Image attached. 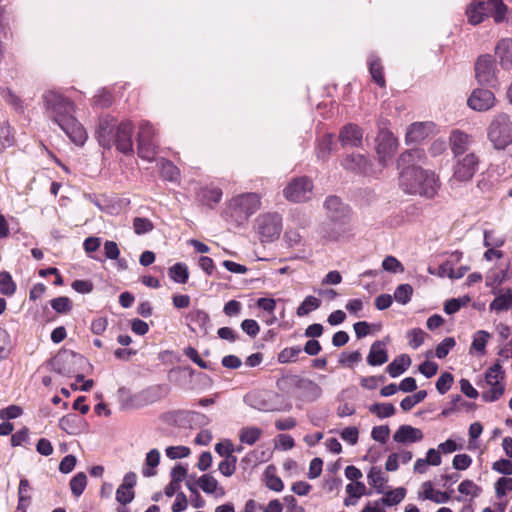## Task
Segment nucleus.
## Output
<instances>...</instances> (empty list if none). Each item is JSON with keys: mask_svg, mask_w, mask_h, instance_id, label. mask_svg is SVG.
Listing matches in <instances>:
<instances>
[{"mask_svg": "<svg viewBox=\"0 0 512 512\" xmlns=\"http://www.w3.org/2000/svg\"><path fill=\"white\" fill-rule=\"evenodd\" d=\"M48 117L51 118L76 145H83L87 133L74 117L75 105L62 94L50 90L43 95Z\"/></svg>", "mask_w": 512, "mask_h": 512, "instance_id": "1", "label": "nucleus"}, {"mask_svg": "<svg viewBox=\"0 0 512 512\" xmlns=\"http://www.w3.org/2000/svg\"><path fill=\"white\" fill-rule=\"evenodd\" d=\"M133 124L126 120L117 123L116 119L110 115L99 119L97 128V138L99 144L107 149L115 146L123 154L133 153Z\"/></svg>", "mask_w": 512, "mask_h": 512, "instance_id": "2", "label": "nucleus"}, {"mask_svg": "<svg viewBox=\"0 0 512 512\" xmlns=\"http://www.w3.org/2000/svg\"><path fill=\"white\" fill-rule=\"evenodd\" d=\"M400 186L406 193L433 198L438 191L439 181L434 172L420 166L400 169Z\"/></svg>", "mask_w": 512, "mask_h": 512, "instance_id": "3", "label": "nucleus"}, {"mask_svg": "<svg viewBox=\"0 0 512 512\" xmlns=\"http://www.w3.org/2000/svg\"><path fill=\"white\" fill-rule=\"evenodd\" d=\"M506 13L507 6L504 4L503 0L472 2L466 9L468 22L472 25L480 24L490 14L496 23H501L505 20Z\"/></svg>", "mask_w": 512, "mask_h": 512, "instance_id": "4", "label": "nucleus"}, {"mask_svg": "<svg viewBox=\"0 0 512 512\" xmlns=\"http://www.w3.org/2000/svg\"><path fill=\"white\" fill-rule=\"evenodd\" d=\"M260 206L261 201L258 194H240L230 200L226 215L237 225H242L260 209Z\"/></svg>", "mask_w": 512, "mask_h": 512, "instance_id": "5", "label": "nucleus"}, {"mask_svg": "<svg viewBox=\"0 0 512 512\" xmlns=\"http://www.w3.org/2000/svg\"><path fill=\"white\" fill-rule=\"evenodd\" d=\"M488 139L495 149L503 150L512 144V121L505 113L496 115L488 127Z\"/></svg>", "mask_w": 512, "mask_h": 512, "instance_id": "6", "label": "nucleus"}, {"mask_svg": "<svg viewBox=\"0 0 512 512\" xmlns=\"http://www.w3.org/2000/svg\"><path fill=\"white\" fill-rule=\"evenodd\" d=\"M153 125L148 121H141L137 133V153L140 158L153 162L157 154L158 141Z\"/></svg>", "mask_w": 512, "mask_h": 512, "instance_id": "7", "label": "nucleus"}, {"mask_svg": "<svg viewBox=\"0 0 512 512\" xmlns=\"http://www.w3.org/2000/svg\"><path fill=\"white\" fill-rule=\"evenodd\" d=\"M256 229L262 242L277 239L282 230V218L278 213L261 214L256 219Z\"/></svg>", "mask_w": 512, "mask_h": 512, "instance_id": "8", "label": "nucleus"}, {"mask_svg": "<svg viewBox=\"0 0 512 512\" xmlns=\"http://www.w3.org/2000/svg\"><path fill=\"white\" fill-rule=\"evenodd\" d=\"M455 158L457 161L453 167V179L459 182L470 181L478 170L479 157L474 152H470Z\"/></svg>", "mask_w": 512, "mask_h": 512, "instance_id": "9", "label": "nucleus"}, {"mask_svg": "<svg viewBox=\"0 0 512 512\" xmlns=\"http://www.w3.org/2000/svg\"><path fill=\"white\" fill-rule=\"evenodd\" d=\"M313 184L306 177L296 178L284 189V196L289 201L305 202L311 198Z\"/></svg>", "mask_w": 512, "mask_h": 512, "instance_id": "10", "label": "nucleus"}, {"mask_svg": "<svg viewBox=\"0 0 512 512\" xmlns=\"http://www.w3.org/2000/svg\"><path fill=\"white\" fill-rule=\"evenodd\" d=\"M83 358L71 351H63L57 353L50 361L51 368L54 372L63 375L71 376L74 374V365Z\"/></svg>", "mask_w": 512, "mask_h": 512, "instance_id": "11", "label": "nucleus"}, {"mask_svg": "<svg viewBox=\"0 0 512 512\" xmlns=\"http://www.w3.org/2000/svg\"><path fill=\"white\" fill-rule=\"evenodd\" d=\"M324 207L328 218L336 223L344 225L350 219V209L340 198L336 196L328 197L324 202Z\"/></svg>", "mask_w": 512, "mask_h": 512, "instance_id": "12", "label": "nucleus"}, {"mask_svg": "<svg viewBox=\"0 0 512 512\" xmlns=\"http://www.w3.org/2000/svg\"><path fill=\"white\" fill-rule=\"evenodd\" d=\"M398 141L390 131H381L377 138L376 152L379 162L385 166L394 155Z\"/></svg>", "mask_w": 512, "mask_h": 512, "instance_id": "13", "label": "nucleus"}, {"mask_svg": "<svg viewBox=\"0 0 512 512\" xmlns=\"http://www.w3.org/2000/svg\"><path fill=\"white\" fill-rule=\"evenodd\" d=\"M475 75L479 83L494 85L495 77V64L491 56H480L475 64Z\"/></svg>", "mask_w": 512, "mask_h": 512, "instance_id": "14", "label": "nucleus"}, {"mask_svg": "<svg viewBox=\"0 0 512 512\" xmlns=\"http://www.w3.org/2000/svg\"><path fill=\"white\" fill-rule=\"evenodd\" d=\"M494 94L487 89H475L467 100L470 108L476 111H487L495 104Z\"/></svg>", "mask_w": 512, "mask_h": 512, "instance_id": "15", "label": "nucleus"}, {"mask_svg": "<svg viewBox=\"0 0 512 512\" xmlns=\"http://www.w3.org/2000/svg\"><path fill=\"white\" fill-rule=\"evenodd\" d=\"M449 142L454 157H460L469 153L468 151L473 144V138L465 132L453 130L450 133Z\"/></svg>", "mask_w": 512, "mask_h": 512, "instance_id": "16", "label": "nucleus"}, {"mask_svg": "<svg viewBox=\"0 0 512 512\" xmlns=\"http://www.w3.org/2000/svg\"><path fill=\"white\" fill-rule=\"evenodd\" d=\"M339 139L343 147H360L363 142V130L358 125L349 123L341 129Z\"/></svg>", "mask_w": 512, "mask_h": 512, "instance_id": "17", "label": "nucleus"}, {"mask_svg": "<svg viewBox=\"0 0 512 512\" xmlns=\"http://www.w3.org/2000/svg\"><path fill=\"white\" fill-rule=\"evenodd\" d=\"M295 387L300 391V396L308 402H314L322 395L321 387L308 378L297 377Z\"/></svg>", "mask_w": 512, "mask_h": 512, "instance_id": "18", "label": "nucleus"}, {"mask_svg": "<svg viewBox=\"0 0 512 512\" xmlns=\"http://www.w3.org/2000/svg\"><path fill=\"white\" fill-rule=\"evenodd\" d=\"M422 439V431L410 425L400 426L393 435V440L397 443H415Z\"/></svg>", "mask_w": 512, "mask_h": 512, "instance_id": "19", "label": "nucleus"}, {"mask_svg": "<svg viewBox=\"0 0 512 512\" xmlns=\"http://www.w3.org/2000/svg\"><path fill=\"white\" fill-rule=\"evenodd\" d=\"M388 361V352L384 341H375L367 356V363L370 366H380Z\"/></svg>", "mask_w": 512, "mask_h": 512, "instance_id": "20", "label": "nucleus"}, {"mask_svg": "<svg viewBox=\"0 0 512 512\" xmlns=\"http://www.w3.org/2000/svg\"><path fill=\"white\" fill-rule=\"evenodd\" d=\"M278 394L274 392H262L254 397V403L252 406L260 411L273 412L281 411L282 408L273 402L274 398H277Z\"/></svg>", "mask_w": 512, "mask_h": 512, "instance_id": "21", "label": "nucleus"}, {"mask_svg": "<svg viewBox=\"0 0 512 512\" xmlns=\"http://www.w3.org/2000/svg\"><path fill=\"white\" fill-rule=\"evenodd\" d=\"M425 153L422 149H411L403 152L397 162L398 168L420 166L425 160Z\"/></svg>", "mask_w": 512, "mask_h": 512, "instance_id": "22", "label": "nucleus"}, {"mask_svg": "<svg viewBox=\"0 0 512 512\" xmlns=\"http://www.w3.org/2000/svg\"><path fill=\"white\" fill-rule=\"evenodd\" d=\"M496 56L500 60V64L504 68L512 66V39H501L495 48Z\"/></svg>", "mask_w": 512, "mask_h": 512, "instance_id": "23", "label": "nucleus"}, {"mask_svg": "<svg viewBox=\"0 0 512 512\" xmlns=\"http://www.w3.org/2000/svg\"><path fill=\"white\" fill-rule=\"evenodd\" d=\"M368 164L367 158L361 154L347 155L342 161L345 169L359 172H366Z\"/></svg>", "mask_w": 512, "mask_h": 512, "instance_id": "24", "label": "nucleus"}, {"mask_svg": "<svg viewBox=\"0 0 512 512\" xmlns=\"http://www.w3.org/2000/svg\"><path fill=\"white\" fill-rule=\"evenodd\" d=\"M222 194L218 187H204L199 191L198 198L203 204L213 207V204L220 202Z\"/></svg>", "mask_w": 512, "mask_h": 512, "instance_id": "25", "label": "nucleus"}, {"mask_svg": "<svg viewBox=\"0 0 512 512\" xmlns=\"http://www.w3.org/2000/svg\"><path fill=\"white\" fill-rule=\"evenodd\" d=\"M428 123H413L406 133V142H419L428 136Z\"/></svg>", "mask_w": 512, "mask_h": 512, "instance_id": "26", "label": "nucleus"}, {"mask_svg": "<svg viewBox=\"0 0 512 512\" xmlns=\"http://www.w3.org/2000/svg\"><path fill=\"white\" fill-rule=\"evenodd\" d=\"M411 364V359L407 354L397 356L386 368L391 377L401 375Z\"/></svg>", "mask_w": 512, "mask_h": 512, "instance_id": "27", "label": "nucleus"}, {"mask_svg": "<svg viewBox=\"0 0 512 512\" xmlns=\"http://www.w3.org/2000/svg\"><path fill=\"white\" fill-rule=\"evenodd\" d=\"M512 307V291L507 289L506 292L499 294L490 303L489 309L497 313L507 311Z\"/></svg>", "mask_w": 512, "mask_h": 512, "instance_id": "28", "label": "nucleus"}, {"mask_svg": "<svg viewBox=\"0 0 512 512\" xmlns=\"http://www.w3.org/2000/svg\"><path fill=\"white\" fill-rule=\"evenodd\" d=\"M198 484L205 493H216L217 496H223L225 494L224 489L218 486V481L209 474L202 475L198 480Z\"/></svg>", "mask_w": 512, "mask_h": 512, "instance_id": "29", "label": "nucleus"}, {"mask_svg": "<svg viewBox=\"0 0 512 512\" xmlns=\"http://www.w3.org/2000/svg\"><path fill=\"white\" fill-rule=\"evenodd\" d=\"M187 319L204 334L208 332L210 317L207 312L201 309L193 310L188 314Z\"/></svg>", "mask_w": 512, "mask_h": 512, "instance_id": "30", "label": "nucleus"}, {"mask_svg": "<svg viewBox=\"0 0 512 512\" xmlns=\"http://www.w3.org/2000/svg\"><path fill=\"white\" fill-rule=\"evenodd\" d=\"M262 429L254 426L244 427L239 432V440L247 445H254L262 436Z\"/></svg>", "mask_w": 512, "mask_h": 512, "instance_id": "31", "label": "nucleus"}, {"mask_svg": "<svg viewBox=\"0 0 512 512\" xmlns=\"http://www.w3.org/2000/svg\"><path fill=\"white\" fill-rule=\"evenodd\" d=\"M367 477L369 485L373 486L377 493L384 492V485L387 479L383 476V473L379 467H371Z\"/></svg>", "mask_w": 512, "mask_h": 512, "instance_id": "32", "label": "nucleus"}, {"mask_svg": "<svg viewBox=\"0 0 512 512\" xmlns=\"http://www.w3.org/2000/svg\"><path fill=\"white\" fill-rule=\"evenodd\" d=\"M160 462V452L157 449H151L145 459L146 467L143 468V475L145 477H152L156 474L154 468L159 465Z\"/></svg>", "mask_w": 512, "mask_h": 512, "instance_id": "33", "label": "nucleus"}, {"mask_svg": "<svg viewBox=\"0 0 512 512\" xmlns=\"http://www.w3.org/2000/svg\"><path fill=\"white\" fill-rule=\"evenodd\" d=\"M169 276L174 282L185 284L189 278L188 267L184 263H176L169 268Z\"/></svg>", "mask_w": 512, "mask_h": 512, "instance_id": "34", "label": "nucleus"}, {"mask_svg": "<svg viewBox=\"0 0 512 512\" xmlns=\"http://www.w3.org/2000/svg\"><path fill=\"white\" fill-rule=\"evenodd\" d=\"M160 173L165 180L176 181L179 177V169L171 161L161 159L159 162Z\"/></svg>", "mask_w": 512, "mask_h": 512, "instance_id": "35", "label": "nucleus"}, {"mask_svg": "<svg viewBox=\"0 0 512 512\" xmlns=\"http://www.w3.org/2000/svg\"><path fill=\"white\" fill-rule=\"evenodd\" d=\"M321 300L314 296H307L303 302L298 306L296 314L299 317L308 315L311 311L316 310L320 307Z\"/></svg>", "mask_w": 512, "mask_h": 512, "instance_id": "36", "label": "nucleus"}, {"mask_svg": "<svg viewBox=\"0 0 512 512\" xmlns=\"http://www.w3.org/2000/svg\"><path fill=\"white\" fill-rule=\"evenodd\" d=\"M369 71L372 79L380 86L385 87V78L383 75V67L379 58H372L369 61Z\"/></svg>", "mask_w": 512, "mask_h": 512, "instance_id": "37", "label": "nucleus"}, {"mask_svg": "<svg viewBox=\"0 0 512 512\" xmlns=\"http://www.w3.org/2000/svg\"><path fill=\"white\" fill-rule=\"evenodd\" d=\"M490 338V333L485 330H478L475 332L473 336V341L471 344V349H474L480 355H484L486 353V344L488 339Z\"/></svg>", "mask_w": 512, "mask_h": 512, "instance_id": "38", "label": "nucleus"}, {"mask_svg": "<svg viewBox=\"0 0 512 512\" xmlns=\"http://www.w3.org/2000/svg\"><path fill=\"white\" fill-rule=\"evenodd\" d=\"M15 139L8 123H0V153L14 145Z\"/></svg>", "mask_w": 512, "mask_h": 512, "instance_id": "39", "label": "nucleus"}, {"mask_svg": "<svg viewBox=\"0 0 512 512\" xmlns=\"http://www.w3.org/2000/svg\"><path fill=\"white\" fill-rule=\"evenodd\" d=\"M406 495V489L403 487L396 488L386 493L385 497L381 498L380 501L386 506H393L399 504Z\"/></svg>", "mask_w": 512, "mask_h": 512, "instance_id": "40", "label": "nucleus"}, {"mask_svg": "<svg viewBox=\"0 0 512 512\" xmlns=\"http://www.w3.org/2000/svg\"><path fill=\"white\" fill-rule=\"evenodd\" d=\"M16 284L12 276L7 271L0 272V293L5 296H11L15 293Z\"/></svg>", "mask_w": 512, "mask_h": 512, "instance_id": "41", "label": "nucleus"}, {"mask_svg": "<svg viewBox=\"0 0 512 512\" xmlns=\"http://www.w3.org/2000/svg\"><path fill=\"white\" fill-rule=\"evenodd\" d=\"M87 485V476L84 472L77 473L71 480H70V489L73 495L76 497H79L83 491L85 490V487Z\"/></svg>", "mask_w": 512, "mask_h": 512, "instance_id": "42", "label": "nucleus"}, {"mask_svg": "<svg viewBox=\"0 0 512 512\" xmlns=\"http://www.w3.org/2000/svg\"><path fill=\"white\" fill-rule=\"evenodd\" d=\"M369 411L379 418H387L393 416L396 410L391 403H376L369 407Z\"/></svg>", "mask_w": 512, "mask_h": 512, "instance_id": "43", "label": "nucleus"}, {"mask_svg": "<svg viewBox=\"0 0 512 512\" xmlns=\"http://www.w3.org/2000/svg\"><path fill=\"white\" fill-rule=\"evenodd\" d=\"M302 352L300 346L287 347L284 348L277 357L279 363H292L295 362Z\"/></svg>", "mask_w": 512, "mask_h": 512, "instance_id": "44", "label": "nucleus"}, {"mask_svg": "<svg viewBox=\"0 0 512 512\" xmlns=\"http://www.w3.org/2000/svg\"><path fill=\"white\" fill-rule=\"evenodd\" d=\"M80 419L77 415L75 414H68L66 416H63L60 420H59V427L67 432L68 434H76L77 433V426H76V422H78Z\"/></svg>", "mask_w": 512, "mask_h": 512, "instance_id": "45", "label": "nucleus"}, {"mask_svg": "<svg viewBox=\"0 0 512 512\" xmlns=\"http://www.w3.org/2000/svg\"><path fill=\"white\" fill-rule=\"evenodd\" d=\"M413 288L410 284L399 285L394 292L395 300L400 304H407L411 300Z\"/></svg>", "mask_w": 512, "mask_h": 512, "instance_id": "46", "label": "nucleus"}, {"mask_svg": "<svg viewBox=\"0 0 512 512\" xmlns=\"http://www.w3.org/2000/svg\"><path fill=\"white\" fill-rule=\"evenodd\" d=\"M332 141V135L330 134H326L321 138L316 150L317 157L319 159H325L328 157L332 149Z\"/></svg>", "mask_w": 512, "mask_h": 512, "instance_id": "47", "label": "nucleus"}, {"mask_svg": "<svg viewBox=\"0 0 512 512\" xmlns=\"http://www.w3.org/2000/svg\"><path fill=\"white\" fill-rule=\"evenodd\" d=\"M426 333L420 329V328H414L407 332V338L409 339V345L413 349L419 348L424 340H425Z\"/></svg>", "mask_w": 512, "mask_h": 512, "instance_id": "48", "label": "nucleus"}, {"mask_svg": "<svg viewBox=\"0 0 512 512\" xmlns=\"http://www.w3.org/2000/svg\"><path fill=\"white\" fill-rule=\"evenodd\" d=\"M51 307L58 313H67L72 309V302L68 297L61 296L51 300Z\"/></svg>", "mask_w": 512, "mask_h": 512, "instance_id": "49", "label": "nucleus"}, {"mask_svg": "<svg viewBox=\"0 0 512 512\" xmlns=\"http://www.w3.org/2000/svg\"><path fill=\"white\" fill-rule=\"evenodd\" d=\"M456 342L455 339L452 337L445 338L442 342H440L436 349H435V355L439 359L445 358L450 350L455 346Z\"/></svg>", "mask_w": 512, "mask_h": 512, "instance_id": "50", "label": "nucleus"}, {"mask_svg": "<svg viewBox=\"0 0 512 512\" xmlns=\"http://www.w3.org/2000/svg\"><path fill=\"white\" fill-rule=\"evenodd\" d=\"M153 227V223L147 218L136 217L133 220V228L138 235L150 232Z\"/></svg>", "mask_w": 512, "mask_h": 512, "instance_id": "51", "label": "nucleus"}, {"mask_svg": "<svg viewBox=\"0 0 512 512\" xmlns=\"http://www.w3.org/2000/svg\"><path fill=\"white\" fill-rule=\"evenodd\" d=\"M506 278V271L500 270L490 272L486 277V286L493 288V294H496L495 288L500 285Z\"/></svg>", "mask_w": 512, "mask_h": 512, "instance_id": "52", "label": "nucleus"}, {"mask_svg": "<svg viewBox=\"0 0 512 512\" xmlns=\"http://www.w3.org/2000/svg\"><path fill=\"white\" fill-rule=\"evenodd\" d=\"M508 491H512V478L501 477L495 483V493L498 498L506 495Z\"/></svg>", "mask_w": 512, "mask_h": 512, "instance_id": "53", "label": "nucleus"}, {"mask_svg": "<svg viewBox=\"0 0 512 512\" xmlns=\"http://www.w3.org/2000/svg\"><path fill=\"white\" fill-rule=\"evenodd\" d=\"M491 388L482 394V398L486 402H494L498 400L504 393L503 384L490 385Z\"/></svg>", "mask_w": 512, "mask_h": 512, "instance_id": "54", "label": "nucleus"}, {"mask_svg": "<svg viewBox=\"0 0 512 512\" xmlns=\"http://www.w3.org/2000/svg\"><path fill=\"white\" fill-rule=\"evenodd\" d=\"M458 491L460 494L476 497L481 492V489L473 481L464 480L459 484Z\"/></svg>", "mask_w": 512, "mask_h": 512, "instance_id": "55", "label": "nucleus"}, {"mask_svg": "<svg viewBox=\"0 0 512 512\" xmlns=\"http://www.w3.org/2000/svg\"><path fill=\"white\" fill-rule=\"evenodd\" d=\"M453 383V375L449 372H444L440 375L436 382L437 391L440 394H445Z\"/></svg>", "mask_w": 512, "mask_h": 512, "instance_id": "56", "label": "nucleus"}, {"mask_svg": "<svg viewBox=\"0 0 512 512\" xmlns=\"http://www.w3.org/2000/svg\"><path fill=\"white\" fill-rule=\"evenodd\" d=\"M215 451L225 459L235 457L233 452H235V448L230 440H224L215 445Z\"/></svg>", "mask_w": 512, "mask_h": 512, "instance_id": "57", "label": "nucleus"}, {"mask_svg": "<svg viewBox=\"0 0 512 512\" xmlns=\"http://www.w3.org/2000/svg\"><path fill=\"white\" fill-rule=\"evenodd\" d=\"M382 267L385 271L392 273H401L404 271V267L401 264V262L393 256L385 257V259L382 262Z\"/></svg>", "mask_w": 512, "mask_h": 512, "instance_id": "58", "label": "nucleus"}, {"mask_svg": "<svg viewBox=\"0 0 512 512\" xmlns=\"http://www.w3.org/2000/svg\"><path fill=\"white\" fill-rule=\"evenodd\" d=\"M166 456L172 460L185 458L190 455V449L186 446H170L166 448Z\"/></svg>", "mask_w": 512, "mask_h": 512, "instance_id": "59", "label": "nucleus"}, {"mask_svg": "<svg viewBox=\"0 0 512 512\" xmlns=\"http://www.w3.org/2000/svg\"><path fill=\"white\" fill-rule=\"evenodd\" d=\"M237 458H228L221 461L218 465L219 471L226 477L232 476L236 471Z\"/></svg>", "mask_w": 512, "mask_h": 512, "instance_id": "60", "label": "nucleus"}, {"mask_svg": "<svg viewBox=\"0 0 512 512\" xmlns=\"http://www.w3.org/2000/svg\"><path fill=\"white\" fill-rule=\"evenodd\" d=\"M134 496V491L130 488H126L120 485L116 490V500L123 505L132 502Z\"/></svg>", "mask_w": 512, "mask_h": 512, "instance_id": "61", "label": "nucleus"}, {"mask_svg": "<svg viewBox=\"0 0 512 512\" xmlns=\"http://www.w3.org/2000/svg\"><path fill=\"white\" fill-rule=\"evenodd\" d=\"M501 366L499 364H495L490 367L485 375V379L488 385L501 384L500 379H502L501 375Z\"/></svg>", "mask_w": 512, "mask_h": 512, "instance_id": "62", "label": "nucleus"}, {"mask_svg": "<svg viewBox=\"0 0 512 512\" xmlns=\"http://www.w3.org/2000/svg\"><path fill=\"white\" fill-rule=\"evenodd\" d=\"M472 463V459L468 454H457L454 456L452 465L456 470H466Z\"/></svg>", "mask_w": 512, "mask_h": 512, "instance_id": "63", "label": "nucleus"}, {"mask_svg": "<svg viewBox=\"0 0 512 512\" xmlns=\"http://www.w3.org/2000/svg\"><path fill=\"white\" fill-rule=\"evenodd\" d=\"M492 469L504 475H512V461L500 459L492 464Z\"/></svg>", "mask_w": 512, "mask_h": 512, "instance_id": "64", "label": "nucleus"}]
</instances>
